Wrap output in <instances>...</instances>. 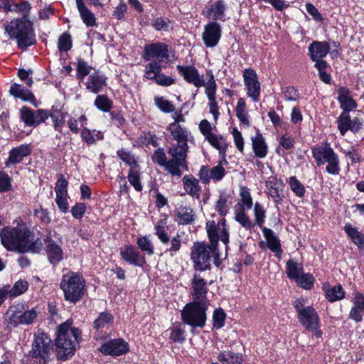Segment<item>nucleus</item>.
Returning <instances> with one entry per match:
<instances>
[{
  "label": "nucleus",
  "instance_id": "obj_38",
  "mask_svg": "<svg viewBox=\"0 0 364 364\" xmlns=\"http://www.w3.org/2000/svg\"><path fill=\"white\" fill-rule=\"evenodd\" d=\"M235 220L246 230H251L255 227V223L245 213V208L235 206Z\"/></svg>",
  "mask_w": 364,
  "mask_h": 364
},
{
  "label": "nucleus",
  "instance_id": "obj_43",
  "mask_svg": "<svg viewBox=\"0 0 364 364\" xmlns=\"http://www.w3.org/2000/svg\"><path fill=\"white\" fill-rule=\"evenodd\" d=\"M344 297L345 291L341 285H336L326 289V298L330 302L341 300Z\"/></svg>",
  "mask_w": 364,
  "mask_h": 364
},
{
  "label": "nucleus",
  "instance_id": "obj_35",
  "mask_svg": "<svg viewBox=\"0 0 364 364\" xmlns=\"http://www.w3.org/2000/svg\"><path fill=\"white\" fill-rule=\"evenodd\" d=\"M9 92L14 97L19 98L23 101L30 102H34L35 101V97L33 93L19 84H12L10 87Z\"/></svg>",
  "mask_w": 364,
  "mask_h": 364
},
{
  "label": "nucleus",
  "instance_id": "obj_23",
  "mask_svg": "<svg viewBox=\"0 0 364 364\" xmlns=\"http://www.w3.org/2000/svg\"><path fill=\"white\" fill-rule=\"evenodd\" d=\"M176 69L183 79L196 87H203L204 85L203 76L198 73V70L193 65H178Z\"/></svg>",
  "mask_w": 364,
  "mask_h": 364
},
{
  "label": "nucleus",
  "instance_id": "obj_28",
  "mask_svg": "<svg viewBox=\"0 0 364 364\" xmlns=\"http://www.w3.org/2000/svg\"><path fill=\"white\" fill-rule=\"evenodd\" d=\"M330 51V46L326 41H313L309 46L310 58L312 60L323 59Z\"/></svg>",
  "mask_w": 364,
  "mask_h": 364
},
{
  "label": "nucleus",
  "instance_id": "obj_1",
  "mask_svg": "<svg viewBox=\"0 0 364 364\" xmlns=\"http://www.w3.org/2000/svg\"><path fill=\"white\" fill-rule=\"evenodd\" d=\"M0 240L3 247L9 251L18 253H38L43 247L39 237H36L25 223L15 227L6 226L1 229Z\"/></svg>",
  "mask_w": 364,
  "mask_h": 364
},
{
  "label": "nucleus",
  "instance_id": "obj_54",
  "mask_svg": "<svg viewBox=\"0 0 364 364\" xmlns=\"http://www.w3.org/2000/svg\"><path fill=\"white\" fill-rule=\"evenodd\" d=\"M299 286L305 289H310L314 285V278L311 274L304 272L295 279Z\"/></svg>",
  "mask_w": 364,
  "mask_h": 364
},
{
  "label": "nucleus",
  "instance_id": "obj_7",
  "mask_svg": "<svg viewBox=\"0 0 364 364\" xmlns=\"http://www.w3.org/2000/svg\"><path fill=\"white\" fill-rule=\"evenodd\" d=\"M209 302L192 301L181 311L183 321L192 327L202 328L206 321V310Z\"/></svg>",
  "mask_w": 364,
  "mask_h": 364
},
{
  "label": "nucleus",
  "instance_id": "obj_8",
  "mask_svg": "<svg viewBox=\"0 0 364 364\" xmlns=\"http://www.w3.org/2000/svg\"><path fill=\"white\" fill-rule=\"evenodd\" d=\"M53 348L51 339L45 333L38 331L34 335L29 355L37 359L40 363L46 364L50 360Z\"/></svg>",
  "mask_w": 364,
  "mask_h": 364
},
{
  "label": "nucleus",
  "instance_id": "obj_29",
  "mask_svg": "<svg viewBox=\"0 0 364 364\" xmlns=\"http://www.w3.org/2000/svg\"><path fill=\"white\" fill-rule=\"evenodd\" d=\"M184 191L193 198H199L201 187L199 181L192 175H185L182 179Z\"/></svg>",
  "mask_w": 364,
  "mask_h": 364
},
{
  "label": "nucleus",
  "instance_id": "obj_63",
  "mask_svg": "<svg viewBox=\"0 0 364 364\" xmlns=\"http://www.w3.org/2000/svg\"><path fill=\"white\" fill-rule=\"evenodd\" d=\"M68 183L67 180L61 175L60 177L58 179L55 187V192L56 196L58 195H67L68 194Z\"/></svg>",
  "mask_w": 364,
  "mask_h": 364
},
{
  "label": "nucleus",
  "instance_id": "obj_47",
  "mask_svg": "<svg viewBox=\"0 0 364 364\" xmlns=\"http://www.w3.org/2000/svg\"><path fill=\"white\" fill-rule=\"evenodd\" d=\"M267 194L274 200L276 203H281L282 198L281 196L279 186L277 182L274 181H267L266 182Z\"/></svg>",
  "mask_w": 364,
  "mask_h": 364
},
{
  "label": "nucleus",
  "instance_id": "obj_31",
  "mask_svg": "<svg viewBox=\"0 0 364 364\" xmlns=\"http://www.w3.org/2000/svg\"><path fill=\"white\" fill-rule=\"evenodd\" d=\"M338 100L341 104L343 112H349L357 107L355 101L351 97L349 90L346 87H341L338 91Z\"/></svg>",
  "mask_w": 364,
  "mask_h": 364
},
{
  "label": "nucleus",
  "instance_id": "obj_36",
  "mask_svg": "<svg viewBox=\"0 0 364 364\" xmlns=\"http://www.w3.org/2000/svg\"><path fill=\"white\" fill-rule=\"evenodd\" d=\"M106 84V79L104 76L98 74L90 75L85 83L86 88L90 92L97 94Z\"/></svg>",
  "mask_w": 364,
  "mask_h": 364
},
{
  "label": "nucleus",
  "instance_id": "obj_45",
  "mask_svg": "<svg viewBox=\"0 0 364 364\" xmlns=\"http://www.w3.org/2000/svg\"><path fill=\"white\" fill-rule=\"evenodd\" d=\"M117 154L123 162L129 166V168L139 166L135 156L127 149H120L117 151Z\"/></svg>",
  "mask_w": 364,
  "mask_h": 364
},
{
  "label": "nucleus",
  "instance_id": "obj_33",
  "mask_svg": "<svg viewBox=\"0 0 364 364\" xmlns=\"http://www.w3.org/2000/svg\"><path fill=\"white\" fill-rule=\"evenodd\" d=\"M205 140H207L213 147L219 151V154L222 156L225 164H228L225 160V152L228 149V144L225 139L221 135L213 133L206 137Z\"/></svg>",
  "mask_w": 364,
  "mask_h": 364
},
{
  "label": "nucleus",
  "instance_id": "obj_61",
  "mask_svg": "<svg viewBox=\"0 0 364 364\" xmlns=\"http://www.w3.org/2000/svg\"><path fill=\"white\" fill-rule=\"evenodd\" d=\"M113 319L112 316L109 313H101L98 318L94 321V326L99 329L104 328L109 324Z\"/></svg>",
  "mask_w": 364,
  "mask_h": 364
},
{
  "label": "nucleus",
  "instance_id": "obj_20",
  "mask_svg": "<svg viewBox=\"0 0 364 364\" xmlns=\"http://www.w3.org/2000/svg\"><path fill=\"white\" fill-rule=\"evenodd\" d=\"M32 152V146L28 144H23L14 147L9 152V156L4 164L7 168L20 164L24 158L28 156Z\"/></svg>",
  "mask_w": 364,
  "mask_h": 364
},
{
  "label": "nucleus",
  "instance_id": "obj_16",
  "mask_svg": "<svg viewBox=\"0 0 364 364\" xmlns=\"http://www.w3.org/2000/svg\"><path fill=\"white\" fill-rule=\"evenodd\" d=\"M169 57L168 46L163 43H155L146 45L143 52V58L149 61L153 58L158 59L159 62H164Z\"/></svg>",
  "mask_w": 364,
  "mask_h": 364
},
{
  "label": "nucleus",
  "instance_id": "obj_40",
  "mask_svg": "<svg viewBox=\"0 0 364 364\" xmlns=\"http://www.w3.org/2000/svg\"><path fill=\"white\" fill-rule=\"evenodd\" d=\"M80 135L82 140H84L87 145L93 144L97 141L103 139V134L101 132L95 129L90 130L86 127L82 129Z\"/></svg>",
  "mask_w": 364,
  "mask_h": 364
},
{
  "label": "nucleus",
  "instance_id": "obj_10",
  "mask_svg": "<svg viewBox=\"0 0 364 364\" xmlns=\"http://www.w3.org/2000/svg\"><path fill=\"white\" fill-rule=\"evenodd\" d=\"M9 322L13 326H17L19 324L28 325L36 318L38 312L35 309L26 310L24 305L18 304L9 307L6 312Z\"/></svg>",
  "mask_w": 364,
  "mask_h": 364
},
{
  "label": "nucleus",
  "instance_id": "obj_18",
  "mask_svg": "<svg viewBox=\"0 0 364 364\" xmlns=\"http://www.w3.org/2000/svg\"><path fill=\"white\" fill-rule=\"evenodd\" d=\"M221 35V26L215 21H211L205 26L202 38L206 47L214 48L218 45Z\"/></svg>",
  "mask_w": 364,
  "mask_h": 364
},
{
  "label": "nucleus",
  "instance_id": "obj_46",
  "mask_svg": "<svg viewBox=\"0 0 364 364\" xmlns=\"http://www.w3.org/2000/svg\"><path fill=\"white\" fill-rule=\"evenodd\" d=\"M138 247L149 256H151L154 253V247L152 242L147 236L139 237L136 240Z\"/></svg>",
  "mask_w": 364,
  "mask_h": 364
},
{
  "label": "nucleus",
  "instance_id": "obj_42",
  "mask_svg": "<svg viewBox=\"0 0 364 364\" xmlns=\"http://www.w3.org/2000/svg\"><path fill=\"white\" fill-rule=\"evenodd\" d=\"M303 273L302 264L294 261L289 259L287 262V274L289 279H296Z\"/></svg>",
  "mask_w": 364,
  "mask_h": 364
},
{
  "label": "nucleus",
  "instance_id": "obj_59",
  "mask_svg": "<svg viewBox=\"0 0 364 364\" xmlns=\"http://www.w3.org/2000/svg\"><path fill=\"white\" fill-rule=\"evenodd\" d=\"M28 282L25 280L17 281L11 289H9V295L17 296L24 293L28 289Z\"/></svg>",
  "mask_w": 364,
  "mask_h": 364
},
{
  "label": "nucleus",
  "instance_id": "obj_64",
  "mask_svg": "<svg viewBox=\"0 0 364 364\" xmlns=\"http://www.w3.org/2000/svg\"><path fill=\"white\" fill-rule=\"evenodd\" d=\"M152 159L161 166H164L168 161L165 151L163 148H159L155 151L152 156Z\"/></svg>",
  "mask_w": 364,
  "mask_h": 364
},
{
  "label": "nucleus",
  "instance_id": "obj_12",
  "mask_svg": "<svg viewBox=\"0 0 364 364\" xmlns=\"http://www.w3.org/2000/svg\"><path fill=\"white\" fill-rule=\"evenodd\" d=\"M168 153L172 158L167 161L163 167L170 174L180 177L182 173L180 168H186L187 167L186 159L188 152L181 150L178 151L175 148H169Z\"/></svg>",
  "mask_w": 364,
  "mask_h": 364
},
{
  "label": "nucleus",
  "instance_id": "obj_56",
  "mask_svg": "<svg viewBox=\"0 0 364 364\" xmlns=\"http://www.w3.org/2000/svg\"><path fill=\"white\" fill-rule=\"evenodd\" d=\"M203 86L205 88V94L208 100L215 99L216 83L212 73L210 74L208 80L206 83L204 82Z\"/></svg>",
  "mask_w": 364,
  "mask_h": 364
},
{
  "label": "nucleus",
  "instance_id": "obj_6",
  "mask_svg": "<svg viewBox=\"0 0 364 364\" xmlns=\"http://www.w3.org/2000/svg\"><path fill=\"white\" fill-rule=\"evenodd\" d=\"M60 286L65 299L74 304L80 301L85 294V280L76 272H69L63 274Z\"/></svg>",
  "mask_w": 364,
  "mask_h": 364
},
{
  "label": "nucleus",
  "instance_id": "obj_49",
  "mask_svg": "<svg viewBox=\"0 0 364 364\" xmlns=\"http://www.w3.org/2000/svg\"><path fill=\"white\" fill-rule=\"evenodd\" d=\"M240 202L235 206L246 207L247 209H250L252 206V198L249 188L245 186H241L240 188Z\"/></svg>",
  "mask_w": 364,
  "mask_h": 364
},
{
  "label": "nucleus",
  "instance_id": "obj_13",
  "mask_svg": "<svg viewBox=\"0 0 364 364\" xmlns=\"http://www.w3.org/2000/svg\"><path fill=\"white\" fill-rule=\"evenodd\" d=\"M167 129L170 132L172 138L176 141V144L170 148H175L178 151L188 152V146L187 142L191 136L190 131L186 127L176 123H170Z\"/></svg>",
  "mask_w": 364,
  "mask_h": 364
},
{
  "label": "nucleus",
  "instance_id": "obj_48",
  "mask_svg": "<svg viewBox=\"0 0 364 364\" xmlns=\"http://www.w3.org/2000/svg\"><path fill=\"white\" fill-rule=\"evenodd\" d=\"M167 229V223L165 220H160L155 225L156 235L159 240L164 244H166L169 241V237L166 232Z\"/></svg>",
  "mask_w": 364,
  "mask_h": 364
},
{
  "label": "nucleus",
  "instance_id": "obj_24",
  "mask_svg": "<svg viewBox=\"0 0 364 364\" xmlns=\"http://www.w3.org/2000/svg\"><path fill=\"white\" fill-rule=\"evenodd\" d=\"M228 5L223 0H218L210 4L206 11L203 14L212 21L217 20L224 22L226 20V11Z\"/></svg>",
  "mask_w": 364,
  "mask_h": 364
},
{
  "label": "nucleus",
  "instance_id": "obj_51",
  "mask_svg": "<svg viewBox=\"0 0 364 364\" xmlns=\"http://www.w3.org/2000/svg\"><path fill=\"white\" fill-rule=\"evenodd\" d=\"M154 102L156 106L164 113H171L175 110L173 104L163 97H154Z\"/></svg>",
  "mask_w": 364,
  "mask_h": 364
},
{
  "label": "nucleus",
  "instance_id": "obj_37",
  "mask_svg": "<svg viewBox=\"0 0 364 364\" xmlns=\"http://www.w3.org/2000/svg\"><path fill=\"white\" fill-rule=\"evenodd\" d=\"M76 5L83 23L87 26H93L96 24V18L94 14L85 6L82 0H76Z\"/></svg>",
  "mask_w": 364,
  "mask_h": 364
},
{
  "label": "nucleus",
  "instance_id": "obj_39",
  "mask_svg": "<svg viewBox=\"0 0 364 364\" xmlns=\"http://www.w3.org/2000/svg\"><path fill=\"white\" fill-rule=\"evenodd\" d=\"M218 360L222 364H242L243 362L242 355L230 350L220 351Z\"/></svg>",
  "mask_w": 364,
  "mask_h": 364
},
{
  "label": "nucleus",
  "instance_id": "obj_50",
  "mask_svg": "<svg viewBox=\"0 0 364 364\" xmlns=\"http://www.w3.org/2000/svg\"><path fill=\"white\" fill-rule=\"evenodd\" d=\"M161 62L153 60L146 65L144 77L149 80L155 78L161 71Z\"/></svg>",
  "mask_w": 364,
  "mask_h": 364
},
{
  "label": "nucleus",
  "instance_id": "obj_11",
  "mask_svg": "<svg viewBox=\"0 0 364 364\" xmlns=\"http://www.w3.org/2000/svg\"><path fill=\"white\" fill-rule=\"evenodd\" d=\"M205 226L208 237L213 245L217 247L218 240H221L225 246L228 245L229 230L225 219L222 218L218 223L214 220H208Z\"/></svg>",
  "mask_w": 364,
  "mask_h": 364
},
{
  "label": "nucleus",
  "instance_id": "obj_17",
  "mask_svg": "<svg viewBox=\"0 0 364 364\" xmlns=\"http://www.w3.org/2000/svg\"><path fill=\"white\" fill-rule=\"evenodd\" d=\"M225 174V168L220 162L211 168L207 166H202L199 170L198 176L203 183L208 184L211 180L215 182L220 181Z\"/></svg>",
  "mask_w": 364,
  "mask_h": 364
},
{
  "label": "nucleus",
  "instance_id": "obj_53",
  "mask_svg": "<svg viewBox=\"0 0 364 364\" xmlns=\"http://www.w3.org/2000/svg\"><path fill=\"white\" fill-rule=\"evenodd\" d=\"M254 215L255 223L259 228H262L265 222L266 210H264V207L258 202H256L254 205Z\"/></svg>",
  "mask_w": 364,
  "mask_h": 364
},
{
  "label": "nucleus",
  "instance_id": "obj_9",
  "mask_svg": "<svg viewBox=\"0 0 364 364\" xmlns=\"http://www.w3.org/2000/svg\"><path fill=\"white\" fill-rule=\"evenodd\" d=\"M313 157L318 166L328 164L326 171L331 175H337L340 172L338 155L329 146H321L312 148Z\"/></svg>",
  "mask_w": 364,
  "mask_h": 364
},
{
  "label": "nucleus",
  "instance_id": "obj_55",
  "mask_svg": "<svg viewBox=\"0 0 364 364\" xmlns=\"http://www.w3.org/2000/svg\"><path fill=\"white\" fill-rule=\"evenodd\" d=\"M289 185L296 196L301 198L304 196L305 188L296 176H291L289 178Z\"/></svg>",
  "mask_w": 364,
  "mask_h": 364
},
{
  "label": "nucleus",
  "instance_id": "obj_5",
  "mask_svg": "<svg viewBox=\"0 0 364 364\" xmlns=\"http://www.w3.org/2000/svg\"><path fill=\"white\" fill-rule=\"evenodd\" d=\"M307 300L303 298L296 299L293 306L295 308L299 321L309 331H315L317 337L321 336L318 331L320 326V318L318 313L312 306L306 305Z\"/></svg>",
  "mask_w": 364,
  "mask_h": 364
},
{
  "label": "nucleus",
  "instance_id": "obj_27",
  "mask_svg": "<svg viewBox=\"0 0 364 364\" xmlns=\"http://www.w3.org/2000/svg\"><path fill=\"white\" fill-rule=\"evenodd\" d=\"M176 220L178 224H191L195 220L193 210L187 204L178 205L175 210Z\"/></svg>",
  "mask_w": 364,
  "mask_h": 364
},
{
  "label": "nucleus",
  "instance_id": "obj_19",
  "mask_svg": "<svg viewBox=\"0 0 364 364\" xmlns=\"http://www.w3.org/2000/svg\"><path fill=\"white\" fill-rule=\"evenodd\" d=\"M48 117V112L44 109H38L34 112L26 107L21 109V118L28 126L36 127L44 122Z\"/></svg>",
  "mask_w": 364,
  "mask_h": 364
},
{
  "label": "nucleus",
  "instance_id": "obj_62",
  "mask_svg": "<svg viewBox=\"0 0 364 364\" xmlns=\"http://www.w3.org/2000/svg\"><path fill=\"white\" fill-rule=\"evenodd\" d=\"M225 314L221 309H216L213 316V326L216 328H220L224 326Z\"/></svg>",
  "mask_w": 364,
  "mask_h": 364
},
{
  "label": "nucleus",
  "instance_id": "obj_32",
  "mask_svg": "<svg viewBox=\"0 0 364 364\" xmlns=\"http://www.w3.org/2000/svg\"><path fill=\"white\" fill-rule=\"evenodd\" d=\"M46 244L50 262L53 264L59 263L63 259V250L60 246L53 240H48Z\"/></svg>",
  "mask_w": 364,
  "mask_h": 364
},
{
  "label": "nucleus",
  "instance_id": "obj_30",
  "mask_svg": "<svg viewBox=\"0 0 364 364\" xmlns=\"http://www.w3.org/2000/svg\"><path fill=\"white\" fill-rule=\"evenodd\" d=\"M252 150L257 158L264 159L268 152L267 145L261 133L257 132L255 136L251 137Z\"/></svg>",
  "mask_w": 364,
  "mask_h": 364
},
{
  "label": "nucleus",
  "instance_id": "obj_52",
  "mask_svg": "<svg viewBox=\"0 0 364 364\" xmlns=\"http://www.w3.org/2000/svg\"><path fill=\"white\" fill-rule=\"evenodd\" d=\"M31 9V4L28 1H22L21 3H13L9 6V11L16 12L23 15L22 18H26Z\"/></svg>",
  "mask_w": 364,
  "mask_h": 364
},
{
  "label": "nucleus",
  "instance_id": "obj_14",
  "mask_svg": "<svg viewBox=\"0 0 364 364\" xmlns=\"http://www.w3.org/2000/svg\"><path fill=\"white\" fill-rule=\"evenodd\" d=\"M363 113H359L357 117L351 119L347 112H343L338 118V129L342 136L350 130L353 133L359 132L363 128Z\"/></svg>",
  "mask_w": 364,
  "mask_h": 364
},
{
  "label": "nucleus",
  "instance_id": "obj_15",
  "mask_svg": "<svg viewBox=\"0 0 364 364\" xmlns=\"http://www.w3.org/2000/svg\"><path fill=\"white\" fill-rule=\"evenodd\" d=\"M244 84L247 89V95L253 102H258L261 92L260 83L256 72L250 68L243 71Z\"/></svg>",
  "mask_w": 364,
  "mask_h": 364
},
{
  "label": "nucleus",
  "instance_id": "obj_57",
  "mask_svg": "<svg viewBox=\"0 0 364 364\" xmlns=\"http://www.w3.org/2000/svg\"><path fill=\"white\" fill-rule=\"evenodd\" d=\"M228 196L225 193H220V198L215 205V210L222 216L227 215L228 213L229 208L228 205Z\"/></svg>",
  "mask_w": 364,
  "mask_h": 364
},
{
  "label": "nucleus",
  "instance_id": "obj_22",
  "mask_svg": "<svg viewBox=\"0 0 364 364\" xmlns=\"http://www.w3.org/2000/svg\"><path fill=\"white\" fill-rule=\"evenodd\" d=\"M100 350L107 355L118 356L129 351V344L122 338L114 339L105 343Z\"/></svg>",
  "mask_w": 364,
  "mask_h": 364
},
{
  "label": "nucleus",
  "instance_id": "obj_3",
  "mask_svg": "<svg viewBox=\"0 0 364 364\" xmlns=\"http://www.w3.org/2000/svg\"><path fill=\"white\" fill-rule=\"evenodd\" d=\"M10 38L16 39L21 49H26L36 43L31 21L26 18H14L4 28Z\"/></svg>",
  "mask_w": 364,
  "mask_h": 364
},
{
  "label": "nucleus",
  "instance_id": "obj_41",
  "mask_svg": "<svg viewBox=\"0 0 364 364\" xmlns=\"http://www.w3.org/2000/svg\"><path fill=\"white\" fill-rule=\"evenodd\" d=\"M140 166H134L129 168L127 178L129 183L134 187L136 191L142 190V185L140 179Z\"/></svg>",
  "mask_w": 364,
  "mask_h": 364
},
{
  "label": "nucleus",
  "instance_id": "obj_21",
  "mask_svg": "<svg viewBox=\"0 0 364 364\" xmlns=\"http://www.w3.org/2000/svg\"><path fill=\"white\" fill-rule=\"evenodd\" d=\"M191 295L193 301L209 302L207 299L208 291L206 281L198 274H195L191 280Z\"/></svg>",
  "mask_w": 364,
  "mask_h": 364
},
{
  "label": "nucleus",
  "instance_id": "obj_60",
  "mask_svg": "<svg viewBox=\"0 0 364 364\" xmlns=\"http://www.w3.org/2000/svg\"><path fill=\"white\" fill-rule=\"evenodd\" d=\"M58 47L60 51L69 50L72 47L70 35L67 33H63L58 39Z\"/></svg>",
  "mask_w": 364,
  "mask_h": 364
},
{
  "label": "nucleus",
  "instance_id": "obj_4",
  "mask_svg": "<svg viewBox=\"0 0 364 364\" xmlns=\"http://www.w3.org/2000/svg\"><path fill=\"white\" fill-rule=\"evenodd\" d=\"M191 259L196 270H205L210 268L211 258H213L214 264L218 267L220 264V254L217 247L205 245L203 242H196L193 245L191 253Z\"/></svg>",
  "mask_w": 364,
  "mask_h": 364
},
{
  "label": "nucleus",
  "instance_id": "obj_58",
  "mask_svg": "<svg viewBox=\"0 0 364 364\" xmlns=\"http://www.w3.org/2000/svg\"><path fill=\"white\" fill-rule=\"evenodd\" d=\"M77 77L82 80L85 76L90 74L92 67L82 59L77 60Z\"/></svg>",
  "mask_w": 364,
  "mask_h": 364
},
{
  "label": "nucleus",
  "instance_id": "obj_2",
  "mask_svg": "<svg viewBox=\"0 0 364 364\" xmlns=\"http://www.w3.org/2000/svg\"><path fill=\"white\" fill-rule=\"evenodd\" d=\"M80 341L81 332L77 328L72 326V321L68 320L60 325L55 339L58 358L65 360L72 357Z\"/></svg>",
  "mask_w": 364,
  "mask_h": 364
},
{
  "label": "nucleus",
  "instance_id": "obj_44",
  "mask_svg": "<svg viewBox=\"0 0 364 364\" xmlns=\"http://www.w3.org/2000/svg\"><path fill=\"white\" fill-rule=\"evenodd\" d=\"M94 105L99 110L108 112L112 107V101L105 95H99L96 97Z\"/></svg>",
  "mask_w": 364,
  "mask_h": 364
},
{
  "label": "nucleus",
  "instance_id": "obj_25",
  "mask_svg": "<svg viewBox=\"0 0 364 364\" xmlns=\"http://www.w3.org/2000/svg\"><path fill=\"white\" fill-rule=\"evenodd\" d=\"M351 302L353 306L349 313V318L355 322H360L364 314V295L359 291L353 293Z\"/></svg>",
  "mask_w": 364,
  "mask_h": 364
},
{
  "label": "nucleus",
  "instance_id": "obj_34",
  "mask_svg": "<svg viewBox=\"0 0 364 364\" xmlns=\"http://www.w3.org/2000/svg\"><path fill=\"white\" fill-rule=\"evenodd\" d=\"M264 233L267 240V245L268 248L275 253V256L279 259L281 258L282 250L281 249L280 241L274 235L271 229L264 228Z\"/></svg>",
  "mask_w": 364,
  "mask_h": 364
},
{
  "label": "nucleus",
  "instance_id": "obj_26",
  "mask_svg": "<svg viewBox=\"0 0 364 364\" xmlns=\"http://www.w3.org/2000/svg\"><path fill=\"white\" fill-rule=\"evenodd\" d=\"M120 255L124 261L136 267H142L146 263L144 256L132 245L125 246L121 250Z\"/></svg>",
  "mask_w": 364,
  "mask_h": 364
}]
</instances>
